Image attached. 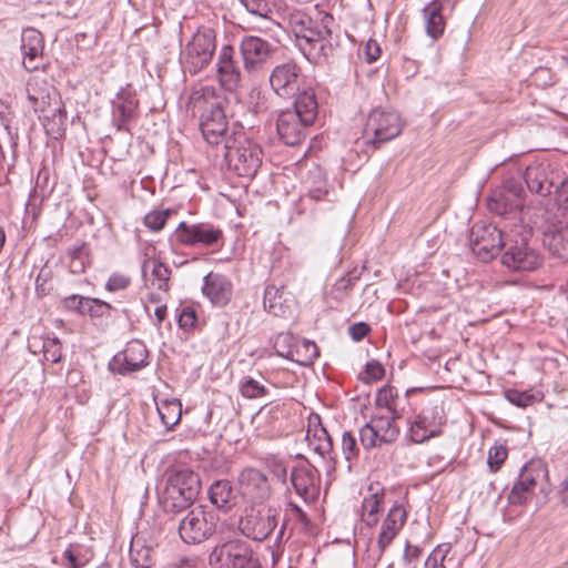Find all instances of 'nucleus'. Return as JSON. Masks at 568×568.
<instances>
[{
	"label": "nucleus",
	"mask_w": 568,
	"mask_h": 568,
	"mask_svg": "<svg viewBox=\"0 0 568 568\" xmlns=\"http://www.w3.org/2000/svg\"><path fill=\"white\" fill-rule=\"evenodd\" d=\"M317 111L315 92L312 89H304L294 101V108L283 110L277 115L276 131L280 140L288 146L302 143L308 126L317 116Z\"/></svg>",
	"instance_id": "1"
},
{
	"label": "nucleus",
	"mask_w": 568,
	"mask_h": 568,
	"mask_svg": "<svg viewBox=\"0 0 568 568\" xmlns=\"http://www.w3.org/2000/svg\"><path fill=\"white\" fill-rule=\"evenodd\" d=\"M201 490L200 476L189 468L171 469L159 494V501L165 513L179 514L187 510Z\"/></svg>",
	"instance_id": "2"
},
{
	"label": "nucleus",
	"mask_w": 568,
	"mask_h": 568,
	"mask_svg": "<svg viewBox=\"0 0 568 568\" xmlns=\"http://www.w3.org/2000/svg\"><path fill=\"white\" fill-rule=\"evenodd\" d=\"M207 565L210 568H261L252 546L241 538L217 542L209 554Z\"/></svg>",
	"instance_id": "3"
},
{
	"label": "nucleus",
	"mask_w": 568,
	"mask_h": 568,
	"mask_svg": "<svg viewBox=\"0 0 568 568\" xmlns=\"http://www.w3.org/2000/svg\"><path fill=\"white\" fill-rule=\"evenodd\" d=\"M215 33L212 29H199L181 52L184 68L192 74L205 69L215 52Z\"/></svg>",
	"instance_id": "4"
},
{
	"label": "nucleus",
	"mask_w": 568,
	"mask_h": 568,
	"mask_svg": "<svg viewBox=\"0 0 568 568\" xmlns=\"http://www.w3.org/2000/svg\"><path fill=\"white\" fill-rule=\"evenodd\" d=\"M402 132L400 118L396 112L374 109L363 129L366 144L378 145L398 136Z\"/></svg>",
	"instance_id": "5"
},
{
	"label": "nucleus",
	"mask_w": 568,
	"mask_h": 568,
	"mask_svg": "<svg viewBox=\"0 0 568 568\" xmlns=\"http://www.w3.org/2000/svg\"><path fill=\"white\" fill-rule=\"evenodd\" d=\"M180 538L189 545H199L207 540L216 530V517L202 507H195L179 523Z\"/></svg>",
	"instance_id": "6"
},
{
	"label": "nucleus",
	"mask_w": 568,
	"mask_h": 568,
	"mask_svg": "<svg viewBox=\"0 0 568 568\" xmlns=\"http://www.w3.org/2000/svg\"><path fill=\"white\" fill-rule=\"evenodd\" d=\"M509 237L493 224H475L470 230V248L483 262H489L496 257L501 247L506 248Z\"/></svg>",
	"instance_id": "7"
},
{
	"label": "nucleus",
	"mask_w": 568,
	"mask_h": 568,
	"mask_svg": "<svg viewBox=\"0 0 568 568\" xmlns=\"http://www.w3.org/2000/svg\"><path fill=\"white\" fill-rule=\"evenodd\" d=\"M400 417L402 415L394 414L388 416H373L371 420L359 429L361 445L368 450L394 443L399 435V428L395 424V420Z\"/></svg>",
	"instance_id": "8"
},
{
	"label": "nucleus",
	"mask_w": 568,
	"mask_h": 568,
	"mask_svg": "<svg viewBox=\"0 0 568 568\" xmlns=\"http://www.w3.org/2000/svg\"><path fill=\"white\" fill-rule=\"evenodd\" d=\"M519 182L520 180H501V184L488 197L489 210L500 216L513 214L517 217L526 196V190Z\"/></svg>",
	"instance_id": "9"
},
{
	"label": "nucleus",
	"mask_w": 568,
	"mask_h": 568,
	"mask_svg": "<svg viewBox=\"0 0 568 568\" xmlns=\"http://www.w3.org/2000/svg\"><path fill=\"white\" fill-rule=\"evenodd\" d=\"M200 129L207 143L225 148L226 140H235L240 133H229L226 115L219 102L214 101L203 110Z\"/></svg>",
	"instance_id": "10"
},
{
	"label": "nucleus",
	"mask_w": 568,
	"mask_h": 568,
	"mask_svg": "<svg viewBox=\"0 0 568 568\" xmlns=\"http://www.w3.org/2000/svg\"><path fill=\"white\" fill-rule=\"evenodd\" d=\"M501 263L513 271L531 272L541 266L542 256L528 244L525 236L519 240L509 237Z\"/></svg>",
	"instance_id": "11"
},
{
	"label": "nucleus",
	"mask_w": 568,
	"mask_h": 568,
	"mask_svg": "<svg viewBox=\"0 0 568 568\" xmlns=\"http://www.w3.org/2000/svg\"><path fill=\"white\" fill-rule=\"evenodd\" d=\"M243 141H245L243 133L235 140H226L223 155L233 166L237 178H255L261 160L255 149L242 146Z\"/></svg>",
	"instance_id": "12"
},
{
	"label": "nucleus",
	"mask_w": 568,
	"mask_h": 568,
	"mask_svg": "<svg viewBox=\"0 0 568 568\" xmlns=\"http://www.w3.org/2000/svg\"><path fill=\"white\" fill-rule=\"evenodd\" d=\"M272 90L281 98L292 99L298 97L304 90V75L301 68L293 62L276 65L270 74Z\"/></svg>",
	"instance_id": "13"
},
{
	"label": "nucleus",
	"mask_w": 568,
	"mask_h": 568,
	"mask_svg": "<svg viewBox=\"0 0 568 568\" xmlns=\"http://www.w3.org/2000/svg\"><path fill=\"white\" fill-rule=\"evenodd\" d=\"M548 471L540 462L527 463L520 470L517 481L514 484L508 501L511 505H526L538 483L547 478Z\"/></svg>",
	"instance_id": "14"
},
{
	"label": "nucleus",
	"mask_w": 568,
	"mask_h": 568,
	"mask_svg": "<svg viewBox=\"0 0 568 568\" xmlns=\"http://www.w3.org/2000/svg\"><path fill=\"white\" fill-rule=\"evenodd\" d=\"M276 526V516L272 509L252 508L239 521L240 531L245 537L258 541L266 539Z\"/></svg>",
	"instance_id": "15"
},
{
	"label": "nucleus",
	"mask_w": 568,
	"mask_h": 568,
	"mask_svg": "<svg viewBox=\"0 0 568 568\" xmlns=\"http://www.w3.org/2000/svg\"><path fill=\"white\" fill-rule=\"evenodd\" d=\"M149 351L141 341L133 339L129 342L125 348L115 354L111 359L109 367L112 372L125 375L148 365Z\"/></svg>",
	"instance_id": "16"
},
{
	"label": "nucleus",
	"mask_w": 568,
	"mask_h": 568,
	"mask_svg": "<svg viewBox=\"0 0 568 568\" xmlns=\"http://www.w3.org/2000/svg\"><path fill=\"white\" fill-rule=\"evenodd\" d=\"M240 52L245 70L252 73L264 68L274 52V47L260 37L246 36L241 40Z\"/></svg>",
	"instance_id": "17"
},
{
	"label": "nucleus",
	"mask_w": 568,
	"mask_h": 568,
	"mask_svg": "<svg viewBox=\"0 0 568 568\" xmlns=\"http://www.w3.org/2000/svg\"><path fill=\"white\" fill-rule=\"evenodd\" d=\"M295 493L304 501L313 503L317 499L321 488V476L318 470L308 462L295 466L290 476Z\"/></svg>",
	"instance_id": "18"
},
{
	"label": "nucleus",
	"mask_w": 568,
	"mask_h": 568,
	"mask_svg": "<svg viewBox=\"0 0 568 568\" xmlns=\"http://www.w3.org/2000/svg\"><path fill=\"white\" fill-rule=\"evenodd\" d=\"M22 64L28 72L37 71L43 65L44 39L34 28H26L21 33Z\"/></svg>",
	"instance_id": "19"
},
{
	"label": "nucleus",
	"mask_w": 568,
	"mask_h": 568,
	"mask_svg": "<svg viewBox=\"0 0 568 568\" xmlns=\"http://www.w3.org/2000/svg\"><path fill=\"white\" fill-rule=\"evenodd\" d=\"M217 79L226 91L234 92L241 87L242 72L235 60V50L232 45H223L219 53Z\"/></svg>",
	"instance_id": "20"
},
{
	"label": "nucleus",
	"mask_w": 568,
	"mask_h": 568,
	"mask_svg": "<svg viewBox=\"0 0 568 568\" xmlns=\"http://www.w3.org/2000/svg\"><path fill=\"white\" fill-rule=\"evenodd\" d=\"M176 237L184 245H213L222 237V231L209 224L187 225L181 222L176 229Z\"/></svg>",
	"instance_id": "21"
},
{
	"label": "nucleus",
	"mask_w": 568,
	"mask_h": 568,
	"mask_svg": "<svg viewBox=\"0 0 568 568\" xmlns=\"http://www.w3.org/2000/svg\"><path fill=\"white\" fill-rule=\"evenodd\" d=\"M293 21L301 26L300 32L302 33V38H304L308 43L314 47L318 44L320 50H323L325 43H328L332 34L329 24L334 22V18L331 14H325L322 19L321 26L315 28L310 27L312 20L304 14H296L293 18Z\"/></svg>",
	"instance_id": "22"
},
{
	"label": "nucleus",
	"mask_w": 568,
	"mask_h": 568,
	"mask_svg": "<svg viewBox=\"0 0 568 568\" xmlns=\"http://www.w3.org/2000/svg\"><path fill=\"white\" fill-rule=\"evenodd\" d=\"M544 245L560 260L568 261V217H562L544 232Z\"/></svg>",
	"instance_id": "23"
},
{
	"label": "nucleus",
	"mask_w": 568,
	"mask_h": 568,
	"mask_svg": "<svg viewBox=\"0 0 568 568\" xmlns=\"http://www.w3.org/2000/svg\"><path fill=\"white\" fill-rule=\"evenodd\" d=\"M239 485L243 496L254 501L265 499L270 493L267 478L255 468L244 469L239 476Z\"/></svg>",
	"instance_id": "24"
},
{
	"label": "nucleus",
	"mask_w": 568,
	"mask_h": 568,
	"mask_svg": "<svg viewBox=\"0 0 568 568\" xmlns=\"http://www.w3.org/2000/svg\"><path fill=\"white\" fill-rule=\"evenodd\" d=\"M406 520V511L402 506H393L384 519L377 539L381 554L392 544Z\"/></svg>",
	"instance_id": "25"
},
{
	"label": "nucleus",
	"mask_w": 568,
	"mask_h": 568,
	"mask_svg": "<svg viewBox=\"0 0 568 568\" xmlns=\"http://www.w3.org/2000/svg\"><path fill=\"white\" fill-rule=\"evenodd\" d=\"M202 291L214 305L224 306L231 298L232 284L224 275L211 272L204 277Z\"/></svg>",
	"instance_id": "26"
},
{
	"label": "nucleus",
	"mask_w": 568,
	"mask_h": 568,
	"mask_svg": "<svg viewBox=\"0 0 568 568\" xmlns=\"http://www.w3.org/2000/svg\"><path fill=\"white\" fill-rule=\"evenodd\" d=\"M138 101L130 97H119L112 104V123L118 131L130 132V123L135 119Z\"/></svg>",
	"instance_id": "27"
},
{
	"label": "nucleus",
	"mask_w": 568,
	"mask_h": 568,
	"mask_svg": "<svg viewBox=\"0 0 568 568\" xmlns=\"http://www.w3.org/2000/svg\"><path fill=\"white\" fill-rule=\"evenodd\" d=\"M284 287L267 285L264 291V308L274 316H285L291 313L292 300L286 297Z\"/></svg>",
	"instance_id": "28"
},
{
	"label": "nucleus",
	"mask_w": 568,
	"mask_h": 568,
	"mask_svg": "<svg viewBox=\"0 0 568 568\" xmlns=\"http://www.w3.org/2000/svg\"><path fill=\"white\" fill-rule=\"evenodd\" d=\"M154 549L144 537L136 534L130 544V560L135 568H150L153 565Z\"/></svg>",
	"instance_id": "29"
},
{
	"label": "nucleus",
	"mask_w": 568,
	"mask_h": 568,
	"mask_svg": "<svg viewBox=\"0 0 568 568\" xmlns=\"http://www.w3.org/2000/svg\"><path fill=\"white\" fill-rule=\"evenodd\" d=\"M210 501L224 511L230 510L236 503V496L232 485L227 480H216L209 489Z\"/></svg>",
	"instance_id": "30"
},
{
	"label": "nucleus",
	"mask_w": 568,
	"mask_h": 568,
	"mask_svg": "<svg viewBox=\"0 0 568 568\" xmlns=\"http://www.w3.org/2000/svg\"><path fill=\"white\" fill-rule=\"evenodd\" d=\"M442 11L443 3L439 0H433L423 9L426 32L433 39L439 38L445 29V20Z\"/></svg>",
	"instance_id": "31"
},
{
	"label": "nucleus",
	"mask_w": 568,
	"mask_h": 568,
	"mask_svg": "<svg viewBox=\"0 0 568 568\" xmlns=\"http://www.w3.org/2000/svg\"><path fill=\"white\" fill-rule=\"evenodd\" d=\"M371 494L366 496L362 501L361 517L363 523L372 528L377 525L379 520V513L382 511V505L384 500V490L373 491V487L369 486Z\"/></svg>",
	"instance_id": "32"
},
{
	"label": "nucleus",
	"mask_w": 568,
	"mask_h": 568,
	"mask_svg": "<svg viewBox=\"0 0 568 568\" xmlns=\"http://www.w3.org/2000/svg\"><path fill=\"white\" fill-rule=\"evenodd\" d=\"M156 410L166 429L174 427L182 416V405L178 399L161 400L156 404Z\"/></svg>",
	"instance_id": "33"
},
{
	"label": "nucleus",
	"mask_w": 568,
	"mask_h": 568,
	"mask_svg": "<svg viewBox=\"0 0 568 568\" xmlns=\"http://www.w3.org/2000/svg\"><path fill=\"white\" fill-rule=\"evenodd\" d=\"M409 424V434L414 443H423L436 435V426L432 424L425 410Z\"/></svg>",
	"instance_id": "34"
},
{
	"label": "nucleus",
	"mask_w": 568,
	"mask_h": 568,
	"mask_svg": "<svg viewBox=\"0 0 568 568\" xmlns=\"http://www.w3.org/2000/svg\"><path fill=\"white\" fill-rule=\"evenodd\" d=\"M526 193L539 195L541 197L555 196L557 180H520Z\"/></svg>",
	"instance_id": "35"
},
{
	"label": "nucleus",
	"mask_w": 568,
	"mask_h": 568,
	"mask_svg": "<svg viewBox=\"0 0 568 568\" xmlns=\"http://www.w3.org/2000/svg\"><path fill=\"white\" fill-rule=\"evenodd\" d=\"M287 520H293L295 527L300 530V532L307 534L311 530L312 521L306 513L293 501L287 504L286 513Z\"/></svg>",
	"instance_id": "36"
},
{
	"label": "nucleus",
	"mask_w": 568,
	"mask_h": 568,
	"mask_svg": "<svg viewBox=\"0 0 568 568\" xmlns=\"http://www.w3.org/2000/svg\"><path fill=\"white\" fill-rule=\"evenodd\" d=\"M376 405L389 410L390 414L400 415L398 406L397 390L392 386H384L376 396Z\"/></svg>",
	"instance_id": "37"
},
{
	"label": "nucleus",
	"mask_w": 568,
	"mask_h": 568,
	"mask_svg": "<svg viewBox=\"0 0 568 568\" xmlns=\"http://www.w3.org/2000/svg\"><path fill=\"white\" fill-rule=\"evenodd\" d=\"M341 449L345 460L348 463V470L352 468V462L359 455V447L356 436L352 432H344L341 439Z\"/></svg>",
	"instance_id": "38"
},
{
	"label": "nucleus",
	"mask_w": 568,
	"mask_h": 568,
	"mask_svg": "<svg viewBox=\"0 0 568 568\" xmlns=\"http://www.w3.org/2000/svg\"><path fill=\"white\" fill-rule=\"evenodd\" d=\"M171 271L166 265L159 261H152V285L159 291L169 290V280Z\"/></svg>",
	"instance_id": "39"
},
{
	"label": "nucleus",
	"mask_w": 568,
	"mask_h": 568,
	"mask_svg": "<svg viewBox=\"0 0 568 568\" xmlns=\"http://www.w3.org/2000/svg\"><path fill=\"white\" fill-rule=\"evenodd\" d=\"M240 392L245 398L248 399H255L267 395V389L265 386L252 377H245L241 382Z\"/></svg>",
	"instance_id": "40"
},
{
	"label": "nucleus",
	"mask_w": 568,
	"mask_h": 568,
	"mask_svg": "<svg viewBox=\"0 0 568 568\" xmlns=\"http://www.w3.org/2000/svg\"><path fill=\"white\" fill-rule=\"evenodd\" d=\"M312 444L314 445V450L322 457L333 453V440L323 427L315 430Z\"/></svg>",
	"instance_id": "41"
},
{
	"label": "nucleus",
	"mask_w": 568,
	"mask_h": 568,
	"mask_svg": "<svg viewBox=\"0 0 568 568\" xmlns=\"http://www.w3.org/2000/svg\"><path fill=\"white\" fill-rule=\"evenodd\" d=\"M237 2L252 16L257 18H268L272 13L267 0H237Z\"/></svg>",
	"instance_id": "42"
},
{
	"label": "nucleus",
	"mask_w": 568,
	"mask_h": 568,
	"mask_svg": "<svg viewBox=\"0 0 568 568\" xmlns=\"http://www.w3.org/2000/svg\"><path fill=\"white\" fill-rule=\"evenodd\" d=\"M65 118L67 113L64 108L62 105H58L52 110L51 115H43L44 128L49 132H59L64 125Z\"/></svg>",
	"instance_id": "43"
},
{
	"label": "nucleus",
	"mask_w": 568,
	"mask_h": 568,
	"mask_svg": "<svg viewBox=\"0 0 568 568\" xmlns=\"http://www.w3.org/2000/svg\"><path fill=\"white\" fill-rule=\"evenodd\" d=\"M450 550L449 545L437 546L425 561V568H448L446 557Z\"/></svg>",
	"instance_id": "44"
},
{
	"label": "nucleus",
	"mask_w": 568,
	"mask_h": 568,
	"mask_svg": "<svg viewBox=\"0 0 568 568\" xmlns=\"http://www.w3.org/2000/svg\"><path fill=\"white\" fill-rule=\"evenodd\" d=\"M85 305V315L94 318H102L108 316L112 310L111 304L108 302L93 297H88Z\"/></svg>",
	"instance_id": "45"
},
{
	"label": "nucleus",
	"mask_w": 568,
	"mask_h": 568,
	"mask_svg": "<svg viewBox=\"0 0 568 568\" xmlns=\"http://www.w3.org/2000/svg\"><path fill=\"white\" fill-rule=\"evenodd\" d=\"M63 558L65 560L64 566L68 568H82L89 560L87 556L81 552L79 546H70L63 552Z\"/></svg>",
	"instance_id": "46"
},
{
	"label": "nucleus",
	"mask_w": 568,
	"mask_h": 568,
	"mask_svg": "<svg viewBox=\"0 0 568 568\" xmlns=\"http://www.w3.org/2000/svg\"><path fill=\"white\" fill-rule=\"evenodd\" d=\"M555 200L562 217H568V180H557Z\"/></svg>",
	"instance_id": "47"
},
{
	"label": "nucleus",
	"mask_w": 568,
	"mask_h": 568,
	"mask_svg": "<svg viewBox=\"0 0 568 568\" xmlns=\"http://www.w3.org/2000/svg\"><path fill=\"white\" fill-rule=\"evenodd\" d=\"M171 211H152L144 216V225L151 231L158 232L163 229Z\"/></svg>",
	"instance_id": "48"
},
{
	"label": "nucleus",
	"mask_w": 568,
	"mask_h": 568,
	"mask_svg": "<svg viewBox=\"0 0 568 568\" xmlns=\"http://www.w3.org/2000/svg\"><path fill=\"white\" fill-rule=\"evenodd\" d=\"M43 357L52 364L59 363L62 357V346L58 338H49L43 343Z\"/></svg>",
	"instance_id": "49"
},
{
	"label": "nucleus",
	"mask_w": 568,
	"mask_h": 568,
	"mask_svg": "<svg viewBox=\"0 0 568 568\" xmlns=\"http://www.w3.org/2000/svg\"><path fill=\"white\" fill-rule=\"evenodd\" d=\"M507 449L504 446H494L489 449L487 464L489 469L495 473L499 470L500 466L504 464V462L507 458Z\"/></svg>",
	"instance_id": "50"
},
{
	"label": "nucleus",
	"mask_w": 568,
	"mask_h": 568,
	"mask_svg": "<svg viewBox=\"0 0 568 568\" xmlns=\"http://www.w3.org/2000/svg\"><path fill=\"white\" fill-rule=\"evenodd\" d=\"M87 301L88 297L73 294L64 297L61 303L64 310L85 315Z\"/></svg>",
	"instance_id": "51"
},
{
	"label": "nucleus",
	"mask_w": 568,
	"mask_h": 568,
	"mask_svg": "<svg viewBox=\"0 0 568 568\" xmlns=\"http://www.w3.org/2000/svg\"><path fill=\"white\" fill-rule=\"evenodd\" d=\"M513 168L516 169V174H520L521 178L528 179V178H546L549 172V166L544 164H531L527 165L525 168V171L521 172V168L517 166L516 164H510Z\"/></svg>",
	"instance_id": "52"
},
{
	"label": "nucleus",
	"mask_w": 568,
	"mask_h": 568,
	"mask_svg": "<svg viewBox=\"0 0 568 568\" xmlns=\"http://www.w3.org/2000/svg\"><path fill=\"white\" fill-rule=\"evenodd\" d=\"M357 277L349 275L339 278L333 286V294L336 300H343L355 284Z\"/></svg>",
	"instance_id": "53"
},
{
	"label": "nucleus",
	"mask_w": 568,
	"mask_h": 568,
	"mask_svg": "<svg viewBox=\"0 0 568 568\" xmlns=\"http://www.w3.org/2000/svg\"><path fill=\"white\" fill-rule=\"evenodd\" d=\"M214 97V89L210 87L201 88L192 93L190 100L194 109H202L203 103L207 102L209 98Z\"/></svg>",
	"instance_id": "54"
},
{
	"label": "nucleus",
	"mask_w": 568,
	"mask_h": 568,
	"mask_svg": "<svg viewBox=\"0 0 568 568\" xmlns=\"http://www.w3.org/2000/svg\"><path fill=\"white\" fill-rule=\"evenodd\" d=\"M131 283V280L130 277L123 275V274H112L106 284H105V288L109 291V292H116V291H121V290H124Z\"/></svg>",
	"instance_id": "55"
},
{
	"label": "nucleus",
	"mask_w": 568,
	"mask_h": 568,
	"mask_svg": "<svg viewBox=\"0 0 568 568\" xmlns=\"http://www.w3.org/2000/svg\"><path fill=\"white\" fill-rule=\"evenodd\" d=\"M178 323L182 329L192 328L196 323L195 311L190 306L182 308L178 317Z\"/></svg>",
	"instance_id": "56"
},
{
	"label": "nucleus",
	"mask_w": 568,
	"mask_h": 568,
	"mask_svg": "<svg viewBox=\"0 0 568 568\" xmlns=\"http://www.w3.org/2000/svg\"><path fill=\"white\" fill-rule=\"evenodd\" d=\"M506 398L518 407H526L530 404L531 396L515 389L506 392Z\"/></svg>",
	"instance_id": "57"
},
{
	"label": "nucleus",
	"mask_w": 568,
	"mask_h": 568,
	"mask_svg": "<svg viewBox=\"0 0 568 568\" xmlns=\"http://www.w3.org/2000/svg\"><path fill=\"white\" fill-rule=\"evenodd\" d=\"M365 373L371 381H379L385 375L383 365L377 361H371L365 366Z\"/></svg>",
	"instance_id": "58"
},
{
	"label": "nucleus",
	"mask_w": 568,
	"mask_h": 568,
	"mask_svg": "<svg viewBox=\"0 0 568 568\" xmlns=\"http://www.w3.org/2000/svg\"><path fill=\"white\" fill-rule=\"evenodd\" d=\"M364 55L369 63L376 61L381 55L379 44L375 40L369 39L364 47Z\"/></svg>",
	"instance_id": "59"
},
{
	"label": "nucleus",
	"mask_w": 568,
	"mask_h": 568,
	"mask_svg": "<svg viewBox=\"0 0 568 568\" xmlns=\"http://www.w3.org/2000/svg\"><path fill=\"white\" fill-rule=\"evenodd\" d=\"M348 332H349L351 337L354 341L358 342L368 335V333L371 332V328L366 323L359 322V323L351 325L348 328Z\"/></svg>",
	"instance_id": "60"
},
{
	"label": "nucleus",
	"mask_w": 568,
	"mask_h": 568,
	"mask_svg": "<svg viewBox=\"0 0 568 568\" xmlns=\"http://www.w3.org/2000/svg\"><path fill=\"white\" fill-rule=\"evenodd\" d=\"M49 180H36V185L32 190V197L33 199H41L43 200L47 195L51 193L53 190V185L50 186V189L47 187Z\"/></svg>",
	"instance_id": "61"
},
{
	"label": "nucleus",
	"mask_w": 568,
	"mask_h": 568,
	"mask_svg": "<svg viewBox=\"0 0 568 568\" xmlns=\"http://www.w3.org/2000/svg\"><path fill=\"white\" fill-rule=\"evenodd\" d=\"M422 550L418 546L406 544L404 550V560L409 565L419 560Z\"/></svg>",
	"instance_id": "62"
},
{
	"label": "nucleus",
	"mask_w": 568,
	"mask_h": 568,
	"mask_svg": "<svg viewBox=\"0 0 568 568\" xmlns=\"http://www.w3.org/2000/svg\"><path fill=\"white\" fill-rule=\"evenodd\" d=\"M168 568H200V564L194 557H183L171 564Z\"/></svg>",
	"instance_id": "63"
},
{
	"label": "nucleus",
	"mask_w": 568,
	"mask_h": 568,
	"mask_svg": "<svg viewBox=\"0 0 568 568\" xmlns=\"http://www.w3.org/2000/svg\"><path fill=\"white\" fill-rule=\"evenodd\" d=\"M556 423L561 428L568 426V406L561 407L556 413Z\"/></svg>",
	"instance_id": "64"
}]
</instances>
